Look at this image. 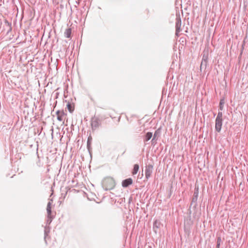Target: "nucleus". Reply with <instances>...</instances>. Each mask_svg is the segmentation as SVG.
I'll list each match as a JSON object with an SVG mask.
<instances>
[{
    "label": "nucleus",
    "instance_id": "11",
    "mask_svg": "<svg viewBox=\"0 0 248 248\" xmlns=\"http://www.w3.org/2000/svg\"><path fill=\"white\" fill-rule=\"evenodd\" d=\"M153 134L152 132H148L146 133L144 141L146 142L150 140L152 137Z\"/></svg>",
    "mask_w": 248,
    "mask_h": 248
},
{
    "label": "nucleus",
    "instance_id": "9",
    "mask_svg": "<svg viewBox=\"0 0 248 248\" xmlns=\"http://www.w3.org/2000/svg\"><path fill=\"white\" fill-rule=\"evenodd\" d=\"M56 115L57 116V120L60 122H62L63 120V117L64 115V113L63 112V111L58 110L56 112Z\"/></svg>",
    "mask_w": 248,
    "mask_h": 248
},
{
    "label": "nucleus",
    "instance_id": "14",
    "mask_svg": "<svg viewBox=\"0 0 248 248\" xmlns=\"http://www.w3.org/2000/svg\"><path fill=\"white\" fill-rule=\"evenodd\" d=\"M157 131H155L153 136V138L151 140L152 144L155 145L156 144V137H157Z\"/></svg>",
    "mask_w": 248,
    "mask_h": 248
},
{
    "label": "nucleus",
    "instance_id": "7",
    "mask_svg": "<svg viewBox=\"0 0 248 248\" xmlns=\"http://www.w3.org/2000/svg\"><path fill=\"white\" fill-rule=\"evenodd\" d=\"M133 183V180L132 178H129L128 179H126L122 181V186L124 187H127L131 185Z\"/></svg>",
    "mask_w": 248,
    "mask_h": 248
},
{
    "label": "nucleus",
    "instance_id": "5",
    "mask_svg": "<svg viewBox=\"0 0 248 248\" xmlns=\"http://www.w3.org/2000/svg\"><path fill=\"white\" fill-rule=\"evenodd\" d=\"M207 59L208 56L207 55L204 54L202 56V61L201 63L200 69L201 70L202 69H205L207 65Z\"/></svg>",
    "mask_w": 248,
    "mask_h": 248
},
{
    "label": "nucleus",
    "instance_id": "22",
    "mask_svg": "<svg viewBox=\"0 0 248 248\" xmlns=\"http://www.w3.org/2000/svg\"><path fill=\"white\" fill-rule=\"evenodd\" d=\"M198 194H199L198 188H197V189H195L193 196H194L195 197H198Z\"/></svg>",
    "mask_w": 248,
    "mask_h": 248
},
{
    "label": "nucleus",
    "instance_id": "19",
    "mask_svg": "<svg viewBox=\"0 0 248 248\" xmlns=\"http://www.w3.org/2000/svg\"><path fill=\"white\" fill-rule=\"evenodd\" d=\"M67 108L70 112H72L74 110V108L72 107V105L69 103L67 104Z\"/></svg>",
    "mask_w": 248,
    "mask_h": 248
},
{
    "label": "nucleus",
    "instance_id": "17",
    "mask_svg": "<svg viewBox=\"0 0 248 248\" xmlns=\"http://www.w3.org/2000/svg\"><path fill=\"white\" fill-rule=\"evenodd\" d=\"M197 200H198V197H195L194 196H193L192 198V200H191V205H192V204H194V206H196L197 205Z\"/></svg>",
    "mask_w": 248,
    "mask_h": 248
},
{
    "label": "nucleus",
    "instance_id": "20",
    "mask_svg": "<svg viewBox=\"0 0 248 248\" xmlns=\"http://www.w3.org/2000/svg\"><path fill=\"white\" fill-rule=\"evenodd\" d=\"M223 113L222 111H219L216 119L222 120Z\"/></svg>",
    "mask_w": 248,
    "mask_h": 248
},
{
    "label": "nucleus",
    "instance_id": "2",
    "mask_svg": "<svg viewBox=\"0 0 248 248\" xmlns=\"http://www.w3.org/2000/svg\"><path fill=\"white\" fill-rule=\"evenodd\" d=\"M101 122L102 120L99 117L96 116L93 117L91 120L92 130H94L98 128L101 124Z\"/></svg>",
    "mask_w": 248,
    "mask_h": 248
},
{
    "label": "nucleus",
    "instance_id": "4",
    "mask_svg": "<svg viewBox=\"0 0 248 248\" xmlns=\"http://www.w3.org/2000/svg\"><path fill=\"white\" fill-rule=\"evenodd\" d=\"M153 166L151 164H149L145 167V178L148 179L151 176L153 172Z\"/></svg>",
    "mask_w": 248,
    "mask_h": 248
},
{
    "label": "nucleus",
    "instance_id": "16",
    "mask_svg": "<svg viewBox=\"0 0 248 248\" xmlns=\"http://www.w3.org/2000/svg\"><path fill=\"white\" fill-rule=\"evenodd\" d=\"M224 104V100L223 99H221L219 102V109L220 110H222L223 109Z\"/></svg>",
    "mask_w": 248,
    "mask_h": 248
},
{
    "label": "nucleus",
    "instance_id": "3",
    "mask_svg": "<svg viewBox=\"0 0 248 248\" xmlns=\"http://www.w3.org/2000/svg\"><path fill=\"white\" fill-rule=\"evenodd\" d=\"M181 19L179 16L176 18L175 22V35L177 36H179V33L181 31Z\"/></svg>",
    "mask_w": 248,
    "mask_h": 248
},
{
    "label": "nucleus",
    "instance_id": "25",
    "mask_svg": "<svg viewBox=\"0 0 248 248\" xmlns=\"http://www.w3.org/2000/svg\"><path fill=\"white\" fill-rule=\"evenodd\" d=\"M56 98H57V97H58V95H59V93H56Z\"/></svg>",
    "mask_w": 248,
    "mask_h": 248
},
{
    "label": "nucleus",
    "instance_id": "6",
    "mask_svg": "<svg viewBox=\"0 0 248 248\" xmlns=\"http://www.w3.org/2000/svg\"><path fill=\"white\" fill-rule=\"evenodd\" d=\"M223 120L216 119L215 129L217 132H220L221 129Z\"/></svg>",
    "mask_w": 248,
    "mask_h": 248
},
{
    "label": "nucleus",
    "instance_id": "1",
    "mask_svg": "<svg viewBox=\"0 0 248 248\" xmlns=\"http://www.w3.org/2000/svg\"><path fill=\"white\" fill-rule=\"evenodd\" d=\"M115 186V182L114 179L111 177H107L102 181V186L105 190H111Z\"/></svg>",
    "mask_w": 248,
    "mask_h": 248
},
{
    "label": "nucleus",
    "instance_id": "15",
    "mask_svg": "<svg viewBox=\"0 0 248 248\" xmlns=\"http://www.w3.org/2000/svg\"><path fill=\"white\" fill-rule=\"evenodd\" d=\"M54 217V216L53 215H51L50 217H48V215H47L46 224L49 225L52 222V219Z\"/></svg>",
    "mask_w": 248,
    "mask_h": 248
},
{
    "label": "nucleus",
    "instance_id": "12",
    "mask_svg": "<svg viewBox=\"0 0 248 248\" xmlns=\"http://www.w3.org/2000/svg\"><path fill=\"white\" fill-rule=\"evenodd\" d=\"M139 170V166L138 164H135L134 165V168L132 171V173L133 175H135L137 173L138 170Z\"/></svg>",
    "mask_w": 248,
    "mask_h": 248
},
{
    "label": "nucleus",
    "instance_id": "8",
    "mask_svg": "<svg viewBox=\"0 0 248 248\" xmlns=\"http://www.w3.org/2000/svg\"><path fill=\"white\" fill-rule=\"evenodd\" d=\"M52 200H50V201L47 203V207H46V212L47 215L48 217H50L51 215H52L51 211L52 208Z\"/></svg>",
    "mask_w": 248,
    "mask_h": 248
},
{
    "label": "nucleus",
    "instance_id": "13",
    "mask_svg": "<svg viewBox=\"0 0 248 248\" xmlns=\"http://www.w3.org/2000/svg\"><path fill=\"white\" fill-rule=\"evenodd\" d=\"M71 29L70 28H68L66 29L64 32V36L66 38H70L71 37Z\"/></svg>",
    "mask_w": 248,
    "mask_h": 248
},
{
    "label": "nucleus",
    "instance_id": "23",
    "mask_svg": "<svg viewBox=\"0 0 248 248\" xmlns=\"http://www.w3.org/2000/svg\"><path fill=\"white\" fill-rule=\"evenodd\" d=\"M87 147L89 151L90 152V150L91 149V144L87 143Z\"/></svg>",
    "mask_w": 248,
    "mask_h": 248
},
{
    "label": "nucleus",
    "instance_id": "21",
    "mask_svg": "<svg viewBox=\"0 0 248 248\" xmlns=\"http://www.w3.org/2000/svg\"><path fill=\"white\" fill-rule=\"evenodd\" d=\"M92 140H93V139H92L91 134H90V135L88 138L87 143L92 144Z\"/></svg>",
    "mask_w": 248,
    "mask_h": 248
},
{
    "label": "nucleus",
    "instance_id": "18",
    "mask_svg": "<svg viewBox=\"0 0 248 248\" xmlns=\"http://www.w3.org/2000/svg\"><path fill=\"white\" fill-rule=\"evenodd\" d=\"M221 243V239L220 237H218L217 241L216 248H219L220 244Z\"/></svg>",
    "mask_w": 248,
    "mask_h": 248
},
{
    "label": "nucleus",
    "instance_id": "24",
    "mask_svg": "<svg viewBox=\"0 0 248 248\" xmlns=\"http://www.w3.org/2000/svg\"><path fill=\"white\" fill-rule=\"evenodd\" d=\"M49 232V229L46 228L45 229V235H46L47 234V233H48Z\"/></svg>",
    "mask_w": 248,
    "mask_h": 248
},
{
    "label": "nucleus",
    "instance_id": "10",
    "mask_svg": "<svg viewBox=\"0 0 248 248\" xmlns=\"http://www.w3.org/2000/svg\"><path fill=\"white\" fill-rule=\"evenodd\" d=\"M160 225H161V223L159 221L156 220L154 222V225H153V229H154V232L155 233L157 232L158 231V229L159 228Z\"/></svg>",
    "mask_w": 248,
    "mask_h": 248
}]
</instances>
